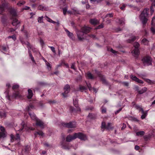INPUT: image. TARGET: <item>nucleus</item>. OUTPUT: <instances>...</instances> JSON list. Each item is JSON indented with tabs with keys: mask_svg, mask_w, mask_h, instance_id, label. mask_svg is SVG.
Instances as JSON below:
<instances>
[{
	"mask_svg": "<svg viewBox=\"0 0 155 155\" xmlns=\"http://www.w3.org/2000/svg\"><path fill=\"white\" fill-rule=\"evenodd\" d=\"M91 28L89 27L84 26L81 28V31H78L77 34L78 39L80 41H82L86 39L84 37V34H87L90 32Z\"/></svg>",
	"mask_w": 155,
	"mask_h": 155,
	"instance_id": "f257e3e1",
	"label": "nucleus"
},
{
	"mask_svg": "<svg viewBox=\"0 0 155 155\" xmlns=\"http://www.w3.org/2000/svg\"><path fill=\"white\" fill-rule=\"evenodd\" d=\"M8 11L10 14V18L12 19H13L12 25L13 26H16L19 24L20 22L16 18H14L17 16L16 10L13 8H11L8 9Z\"/></svg>",
	"mask_w": 155,
	"mask_h": 155,
	"instance_id": "f03ea898",
	"label": "nucleus"
},
{
	"mask_svg": "<svg viewBox=\"0 0 155 155\" xmlns=\"http://www.w3.org/2000/svg\"><path fill=\"white\" fill-rule=\"evenodd\" d=\"M149 8H146L144 9L140 16V19L142 21L143 25H145L147 22V17L148 15Z\"/></svg>",
	"mask_w": 155,
	"mask_h": 155,
	"instance_id": "7ed1b4c3",
	"label": "nucleus"
},
{
	"mask_svg": "<svg viewBox=\"0 0 155 155\" xmlns=\"http://www.w3.org/2000/svg\"><path fill=\"white\" fill-rule=\"evenodd\" d=\"M73 101L74 102V106L77 108L76 109H75L73 107L70 106L69 107V110L70 111L73 113L78 112L81 111V109L79 107H78V100L76 97H73Z\"/></svg>",
	"mask_w": 155,
	"mask_h": 155,
	"instance_id": "20e7f679",
	"label": "nucleus"
},
{
	"mask_svg": "<svg viewBox=\"0 0 155 155\" xmlns=\"http://www.w3.org/2000/svg\"><path fill=\"white\" fill-rule=\"evenodd\" d=\"M7 99L9 100H11L12 97L15 99H21L22 98V96L18 91H14L12 96L8 95L6 96Z\"/></svg>",
	"mask_w": 155,
	"mask_h": 155,
	"instance_id": "39448f33",
	"label": "nucleus"
},
{
	"mask_svg": "<svg viewBox=\"0 0 155 155\" xmlns=\"http://www.w3.org/2000/svg\"><path fill=\"white\" fill-rule=\"evenodd\" d=\"M34 108V106L31 104L29 105L26 108V110L29 112V114L31 117V119L35 121H36L38 118L36 117L35 114L33 112H30L29 111L31 110V109Z\"/></svg>",
	"mask_w": 155,
	"mask_h": 155,
	"instance_id": "423d86ee",
	"label": "nucleus"
},
{
	"mask_svg": "<svg viewBox=\"0 0 155 155\" xmlns=\"http://www.w3.org/2000/svg\"><path fill=\"white\" fill-rule=\"evenodd\" d=\"M140 46L139 44L137 42H135L134 43V49L132 51L133 54L136 57L138 56L139 53L138 48Z\"/></svg>",
	"mask_w": 155,
	"mask_h": 155,
	"instance_id": "0eeeda50",
	"label": "nucleus"
},
{
	"mask_svg": "<svg viewBox=\"0 0 155 155\" xmlns=\"http://www.w3.org/2000/svg\"><path fill=\"white\" fill-rule=\"evenodd\" d=\"M7 3L5 0H2L1 4H0V14H2V13L7 8Z\"/></svg>",
	"mask_w": 155,
	"mask_h": 155,
	"instance_id": "6e6552de",
	"label": "nucleus"
},
{
	"mask_svg": "<svg viewBox=\"0 0 155 155\" xmlns=\"http://www.w3.org/2000/svg\"><path fill=\"white\" fill-rule=\"evenodd\" d=\"M142 61L144 65L148 66L152 64V59L149 56H146L142 59Z\"/></svg>",
	"mask_w": 155,
	"mask_h": 155,
	"instance_id": "1a4fd4ad",
	"label": "nucleus"
},
{
	"mask_svg": "<svg viewBox=\"0 0 155 155\" xmlns=\"http://www.w3.org/2000/svg\"><path fill=\"white\" fill-rule=\"evenodd\" d=\"M62 125L64 127L68 128H74L76 127V123L75 122H70L68 123H62Z\"/></svg>",
	"mask_w": 155,
	"mask_h": 155,
	"instance_id": "9d476101",
	"label": "nucleus"
},
{
	"mask_svg": "<svg viewBox=\"0 0 155 155\" xmlns=\"http://www.w3.org/2000/svg\"><path fill=\"white\" fill-rule=\"evenodd\" d=\"M111 123H108L107 126H106L105 122H102L101 124V130L104 131L105 129H106L107 130H110L112 129L113 127H111Z\"/></svg>",
	"mask_w": 155,
	"mask_h": 155,
	"instance_id": "9b49d317",
	"label": "nucleus"
},
{
	"mask_svg": "<svg viewBox=\"0 0 155 155\" xmlns=\"http://www.w3.org/2000/svg\"><path fill=\"white\" fill-rule=\"evenodd\" d=\"M70 87L68 84L65 86L64 87V92L62 93V94L64 97L68 96V94L70 91Z\"/></svg>",
	"mask_w": 155,
	"mask_h": 155,
	"instance_id": "f8f14e48",
	"label": "nucleus"
},
{
	"mask_svg": "<svg viewBox=\"0 0 155 155\" xmlns=\"http://www.w3.org/2000/svg\"><path fill=\"white\" fill-rule=\"evenodd\" d=\"M76 138H78L82 140H85L87 139V137L86 135L81 133H77Z\"/></svg>",
	"mask_w": 155,
	"mask_h": 155,
	"instance_id": "ddd939ff",
	"label": "nucleus"
},
{
	"mask_svg": "<svg viewBox=\"0 0 155 155\" xmlns=\"http://www.w3.org/2000/svg\"><path fill=\"white\" fill-rule=\"evenodd\" d=\"M155 20V16L152 18L151 21L152 27L150 28L151 31L153 34H155V23H154Z\"/></svg>",
	"mask_w": 155,
	"mask_h": 155,
	"instance_id": "4468645a",
	"label": "nucleus"
},
{
	"mask_svg": "<svg viewBox=\"0 0 155 155\" xmlns=\"http://www.w3.org/2000/svg\"><path fill=\"white\" fill-rule=\"evenodd\" d=\"M36 125L38 126L41 129L44 128L45 127V125L44 122L38 119L36 121Z\"/></svg>",
	"mask_w": 155,
	"mask_h": 155,
	"instance_id": "2eb2a0df",
	"label": "nucleus"
},
{
	"mask_svg": "<svg viewBox=\"0 0 155 155\" xmlns=\"http://www.w3.org/2000/svg\"><path fill=\"white\" fill-rule=\"evenodd\" d=\"M77 133L74 134L73 136L70 135L68 136L66 138V141L68 142H70L72 140H73L76 138Z\"/></svg>",
	"mask_w": 155,
	"mask_h": 155,
	"instance_id": "dca6fc26",
	"label": "nucleus"
},
{
	"mask_svg": "<svg viewBox=\"0 0 155 155\" xmlns=\"http://www.w3.org/2000/svg\"><path fill=\"white\" fill-rule=\"evenodd\" d=\"M131 78L133 81H135L139 83L143 84V81L139 79L136 76H133L132 75H130Z\"/></svg>",
	"mask_w": 155,
	"mask_h": 155,
	"instance_id": "f3484780",
	"label": "nucleus"
},
{
	"mask_svg": "<svg viewBox=\"0 0 155 155\" xmlns=\"http://www.w3.org/2000/svg\"><path fill=\"white\" fill-rule=\"evenodd\" d=\"M21 125V128L17 130V131L21 132V131L23 130L24 131L25 130H27V127L25 124V123L24 122H22Z\"/></svg>",
	"mask_w": 155,
	"mask_h": 155,
	"instance_id": "a211bd4d",
	"label": "nucleus"
},
{
	"mask_svg": "<svg viewBox=\"0 0 155 155\" xmlns=\"http://www.w3.org/2000/svg\"><path fill=\"white\" fill-rule=\"evenodd\" d=\"M38 9L43 11L47 10L48 8V7H46L45 5H41L38 6Z\"/></svg>",
	"mask_w": 155,
	"mask_h": 155,
	"instance_id": "6ab92c4d",
	"label": "nucleus"
},
{
	"mask_svg": "<svg viewBox=\"0 0 155 155\" xmlns=\"http://www.w3.org/2000/svg\"><path fill=\"white\" fill-rule=\"evenodd\" d=\"M90 22L92 25H95L99 23V21L96 19H91L90 20Z\"/></svg>",
	"mask_w": 155,
	"mask_h": 155,
	"instance_id": "aec40b11",
	"label": "nucleus"
},
{
	"mask_svg": "<svg viewBox=\"0 0 155 155\" xmlns=\"http://www.w3.org/2000/svg\"><path fill=\"white\" fill-rule=\"evenodd\" d=\"M140 108L141 110V112L143 114L141 116V118L142 119H144L146 117L147 114V112H144L143 109L142 108Z\"/></svg>",
	"mask_w": 155,
	"mask_h": 155,
	"instance_id": "412c9836",
	"label": "nucleus"
},
{
	"mask_svg": "<svg viewBox=\"0 0 155 155\" xmlns=\"http://www.w3.org/2000/svg\"><path fill=\"white\" fill-rule=\"evenodd\" d=\"M28 95L27 97L28 99H31L33 96L32 91L31 89H28Z\"/></svg>",
	"mask_w": 155,
	"mask_h": 155,
	"instance_id": "4be33fe9",
	"label": "nucleus"
},
{
	"mask_svg": "<svg viewBox=\"0 0 155 155\" xmlns=\"http://www.w3.org/2000/svg\"><path fill=\"white\" fill-rule=\"evenodd\" d=\"M34 134L35 137L37 136V135H38L41 137H43L44 135V133L41 131L40 130L35 132Z\"/></svg>",
	"mask_w": 155,
	"mask_h": 155,
	"instance_id": "5701e85b",
	"label": "nucleus"
},
{
	"mask_svg": "<svg viewBox=\"0 0 155 155\" xmlns=\"http://www.w3.org/2000/svg\"><path fill=\"white\" fill-rule=\"evenodd\" d=\"M86 84H87V86L88 88H89V90L90 91H92V89H93L94 92H95V93H96L97 92V90L96 89L94 88H92L91 87L90 84L86 83Z\"/></svg>",
	"mask_w": 155,
	"mask_h": 155,
	"instance_id": "b1692460",
	"label": "nucleus"
},
{
	"mask_svg": "<svg viewBox=\"0 0 155 155\" xmlns=\"http://www.w3.org/2000/svg\"><path fill=\"white\" fill-rule=\"evenodd\" d=\"M86 77L89 79H93L94 78V77L92 76V74L89 72H88L86 74Z\"/></svg>",
	"mask_w": 155,
	"mask_h": 155,
	"instance_id": "393cba45",
	"label": "nucleus"
},
{
	"mask_svg": "<svg viewBox=\"0 0 155 155\" xmlns=\"http://www.w3.org/2000/svg\"><path fill=\"white\" fill-rule=\"evenodd\" d=\"M72 14H79V12L78 10V9L75 8H74L72 9Z\"/></svg>",
	"mask_w": 155,
	"mask_h": 155,
	"instance_id": "a878e982",
	"label": "nucleus"
},
{
	"mask_svg": "<svg viewBox=\"0 0 155 155\" xmlns=\"http://www.w3.org/2000/svg\"><path fill=\"white\" fill-rule=\"evenodd\" d=\"M65 31L67 33L69 37L70 38H72V37L73 36V34L72 33L70 32L67 29H65Z\"/></svg>",
	"mask_w": 155,
	"mask_h": 155,
	"instance_id": "bb28decb",
	"label": "nucleus"
},
{
	"mask_svg": "<svg viewBox=\"0 0 155 155\" xmlns=\"http://www.w3.org/2000/svg\"><path fill=\"white\" fill-rule=\"evenodd\" d=\"M144 132L143 131H141L136 133V135L137 136H143L144 134Z\"/></svg>",
	"mask_w": 155,
	"mask_h": 155,
	"instance_id": "cd10ccee",
	"label": "nucleus"
},
{
	"mask_svg": "<svg viewBox=\"0 0 155 155\" xmlns=\"http://www.w3.org/2000/svg\"><path fill=\"white\" fill-rule=\"evenodd\" d=\"M149 41L146 38L143 39L142 41V43L145 45H148Z\"/></svg>",
	"mask_w": 155,
	"mask_h": 155,
	"instance_id": "c85d7f7f",
	"label": "nucleus"
},
{
	"mask_svg": "<svg viewBox=\"0 0 155 155\" xmlns=\"http://www.w3.org/2000/svg\"><path fill=\"white\" fill-rule=\"evenodd\" d=\"M6 136L5 132H0V139L1 138H3L6 137Z\"/></svg>",
	"mask_w": 155,
	"mask_h": 155,
	"instance_id": "c756f323",
	"label": "nucleus"
},
{
	"mask_svg": "<svg viewBox=\"0 0 155 155\" xmlns=\"http://www.w3.org/2000/svg\"><path fill=\"white\" fill-rule=\"evenodd\" d=\"M147 88L145 87H144L141 90L138 91V92L140 94H142L144 93L147 91Z\"/></svg>",
	"mask_w": 155,
	"mask_h": 155,
	"instance_id": "7c9ffc66",
	"label": "nucleus"
},
{
	"mask_svg": "<svg viewBox=\"0 0 155 155\" xmlns=\"http://www.w3.org/2000/svg\"><path fill=\"white\" fill-rule=\"evenodd\" d=\"M25 3V1H21L19 2L17 4V5L19 6H21L23 5Z\"/></svg>",
	"mask_w": 155,
	"mask_h": 155,
	"instance_id": "2f4dec72",
	"label": "nucleus"
},
{
	"mask_svg": "<svg viewBox=\"0 0 155 155\" xmlns=\"http://www.w3.org/2000/svg\"><path fill=\"white\" fill-rule=\"evenodd\" d=\"M137 38V37H136L135 36H133L131 39H129L127 40V42L129 43H131L133 41H134L135 40H136Z\"/></svg>",
	"mask_w": 155,
	"mask_h": 155,
	"instance_id": "473e14b6",
	"label": "nucleus"
},
{
	"mask_svg": "<svg viewBox=\"0 0 155 155\" xmlns=\"http://www.w3.org/2000/svg\"><path fill=\"white\" fill-rule=\"evenodd\" d=\"M118 21V23L120 24H124V18L117 19Z\"/></svg>",
	"mask_w": 155,
	"mask_h": 155,
	"instance_id": "72a5a7b5",
	"label": "nucleus"
},
{
	"mask_svg": "<svg viewBox=\"0 0 155 155\" xmlns=\"http://www.w3.org/2000/svg\"><path fill=\"white\" fill-rule=\"evenodd\" d=\"M0 116L1 118H4L6 116V114L5 112L2 113L1 112H0Z\"/></svg>",
	"mask_w": 155,
	"mask_h": 155,
	"instance_id": "f704fd0d",
	"label": "nucleus"
},
{
	"mask_svg": "<svg viewBox=\"0 0 155 155\" xmlns=\"http://www.w3.org/2000/svg\"><path fill=\"white\" fill-rule=\"evenodd\" d=\"M79 89L80 91L82 92L86 90V88L84 86L80 85L79 86Z\"/></svg>",
	"mask_w": 155,
	"mask_h": 155,
	"instance_id": "c9c22d12",
	"label": "nucleus"
},
{
	"mask_svg": "<svg viewBox=\"0 0 155 155\" xmlns=\"http://www.w3.org/2000/svg\"><path fill=\"white\" fill-rule=\"evenodd\" d=\"M43 16H42L40 17H39L38 19V22L39 23H41L43 22Z\"/></svg>",
	"mask_w": 155,
	"mask_h": 155,
	"instance_id": "e433bc0d",
	"label": "nucleus"
},
{
	"mask_svg": "<svg viewBox=\"0 0 155 155\" xmlns=\"http://www.w3.org/2000/svg\"><path fill=\"white\" fill-rule=\"evenodd\" d=\"M67 6L66 5L65 7L63 8V13L64 15H66V12L67 11Z\"/></svg>",
	"mask_w": 155,
	"mask_h": 155,
	"instance_id": "4c0bfd02",
	"label": "nucleus"
},
{
	"mask_svg": "<svg viewBox=\"0 0 155 155\" xmlns=\"http://www.w3.org/2000/svg\"><path fill=\"white\" fill-rule=\"evenodd\" d=\"M8 38L10 39L12 38L13 40H14V41H15L16 39V36L15 35H13L12 36H10L8 37Z\"/></svg>",
	"mask_w": 155,
	"mask_h": 155,
	"instance_id": "58836bf2",
	"label": "nucleus"
},
{
	"mask_svg": "<svg viewBox=\"0 0 155 155\" xmlns=\"http://www.w3.org/2000/svg\"><path fill=\"white\" fill-rule=\"evenodd\" d=\"M28 53L29 54V56L31 58V60L33 62L35 63V61L34 60V58L33 57L31 53L29 51H28Z\"/></svg>",
	"mask_w": 155,
	"mask_h": 155,
	"instance_id": "ea45409f",
	"label": "nucleus"
},
{
	"mask_svg": "<svg viewBox=\"0 0 155 155\" xmlns=\"http://www.w3.org/2000/svg\"><path fill=\"white\" fill-rule=\"evenodd\" d=\"M46 64L47 66L48 69L50 70L51 69V66L50 63H49L47 61H46Z\"/></svg>",
	"mask_w": 155,
	"mask_h": 155,
	"instance_id": "a19ab883",
	"label": "nucleus"
},
{
	"mask_svg": "<svg viewBox=\"0 0 155 155\" xmlns=\"http://www.w3.org/2000/svg\"><path fill=\"white\" fill-rule=\"evenodd\" d=\"M46 18H48L47 21L50 23H51L53 24H55L56 23V22L53 21L50 18H49L47 17V16H45Z\"/></svg>",
	"mask_w": 155,
	"mask_h": 155,
	"instance_id": "79ce46f5",
	"label": "nucleus"
},
{
	"mask_svg": "<svg viewBox=\"0 0 155 155\" xmlns=\"http://www.w3.org/2000/svg\"><path fill=\"white\" fill-rule=\"evenodd\" d=\"M15 139L18 141L20 140V136L18 133L16 134V137L15 138Z\"/></svg>",
	"mask_w": 155,
	"mask_h": 155,
	"instance_id": "37998d69",
	"label": "nucleus"
},
{
	"mask_svg": "<svg viewBox=\"0 0 155 155\" xmlns=\"http://www.w3.org/2000/svg\"><path fill=\"white\" fill-rule=\"evenodd\" d=\"M19 86L18 84H15L12 87V88L13 90L16 89L18 88Z\"/></svg>",
	"mask_w": 155,
	"mask_h": 155,
	"instance_id": "c03bdc74",
	"label": "nucleus"
},
{
	"mask_svg": "<svg viewBox=\"0 0 155 155\" xmlns=\"http://www.w3.org/2000/svg\"><path fill=\"white\" fill-rule=\"evenodd\" d=\"M30 147L29 146H26L25 147V150L26 152L30 150Z\"/></svg>",
	"mask_w": 155,
	"mask_h": 155,
	"instance_id": "a18cd8bd",
	"label": "nucleus"
},
{
	"mask_svg": "<svg viewBox=\"0 0 155 155\" xmlns=\"http://www.w3.org/2000/svg\"><path fill=\"white\" fill-rule=\"evenodd\" d=\"M110 17V18H111V17H113V15L112 13L110 14H110H107L105 16V18H107V17Z\"/></svg>",
	"mask_w": 155,
	"mask_h": 155,
	"instance_id": "49530a36",
	"label": "nucleus"
},
{
	"mask_svg": "<svg viewBox=\"0 0 155 155\" xmlns=\"http://www.w3.org/2000/svg\"><path fill=\"white\" fill-rule=\"evenodd\" d=\"M49 47L51 48L52 51L54 53H55V50L53 46H49Z\"/></svg>",
	"mask_w": 155,
	"mask_h": 155,
	"instance_id": "de8ad7c7",
	"label": "nucleus"
},
{
	"mask_svg": "<svg viewBox=\"0 0 155 155\" xmlns=\"http://www.w3.org/2000/svg\"><path fill=\"white\" fill-rule=\"evenodd\" d=\"M18 28V27L16 26L15 27L14 29L13 28H11L10 29V32H12L14 31Z\"/></svg>",
	"mask_w": 155,
	"mask_h": 155,
	"instance_id": "09e8293b",
	"label": "nucleus"
},
{
	"mask_svg": "<svg viewBox=\"0 0 155 155\" xmlns=\"http://www.w3.org/2000/svg\"><path fill=\"white\" fill-rule=\"evenodd\" d=\"M30 8L28 6H25L22 8L23 10H27L30 9Z\"/></svg>",
	"mask_w": 155,
	"mask_h": 155,
	"instance_id": "8fccbe9b",
	"label": "nucleus"
},
{
	"mask_svg": "<svg viewBox=\"0 0 155 155\" xmlns=\"http://www.w3.org/2000/svg\"><path fill=\"white\" fill-rule=\"evenodd\" d=\"M0 130L1 131V132H5V128L2 126H1Z\"/></svg>",
	"mask_w": 155,
	"mask_h": 155,
	"instance_id": "3c124183",
	"label": "nucleus"
},
{
	"mask_svg": "<svg viewBox=\"0 0 155 155\" xmlns=\"http://www.w3.org/2000/svg\"><path fill=\"white\" fill-rule=\"evenodd\" d=\"M103 0H90L91 1H92L93 2H97V3L100 2L102 1H103Z\"/></svg>",
	"mask_w": 155,
	"mask_h": 155,
	"instance_id": "603ef678",
	"label": "nucleus"
},
{
	"mask_svg": "<svg viewBox=\"0 0 155 155\" xmlns=\"http://www.w3.org/2000/svg\"><path fill=\"white\" fill-rule=\"evenodd\" d=\"M71 68L74 70H75L74 63H73L72 64L71 66Z\"/></svg>",
	"mask_w": 155,
	"mask_h": 155,
	"instance_id": "864d4df0",
	"label": "nucleus"
},
{
	"mask_svg": "<svg viewBox=\"0 0 155 155\" xmlns=\"http://www.w3.org/2000/svg\"><path fill=\"white\" fill-rule=\"evenodd\" d=\"M151 15H152L154 12V10L152 6H151L150 8Z\"/></svg>",
	"mask_w": 155,
	"mask_h": 155,
	"instance_id": "5fc2aeb1",
	"label": "nucleus"
},
{
	"mask_svg": "<svg viewBox=\"0 0 155 155\" xmlns=\"http://www.w3.org/2000/svg\"><path fill=\"white\" fill-rule=\"evenodd\" d=\"M103 25L102 24H101L97 27V29H100L101 28H103Z\"/></svg>",
	"mask_w": 155,
	"mask_h": 155,
	"instance_id": "6e6d98bb",
	"label": "nucleus"
},
{
	"mask_svg": "<svg viewBox=\"0 0 155 155\" xmlns=\"http://www.w3.org/2000/svg\"><path fill=\"white\" fill-rule=\"evenodd\" d=\"M101 81H102V83H104V84H106L107 83L106 81L104 78H101Z\"/></svg>",
	"mask_w": 155,
	"mask_h": 155,
	"instance_id": "4d7b16f0",
	"label": "nucleus"
},
{
	"mask_svg": "<svg viewBox=\"0 0 155 155\" xmlns=\"http://www.w3.org/2000/svg\"><path fill=\"white\" fill-rule=\"evenodd\" d=\"M122 108H120L118 110L116 111L115 112V114H117L121 110H122Z\"/></svg>",
	"mask_w": 155,
	"mask_h": 155,
	"instance_id": "13d9d810",
	"label": "nucleus"
},
{
	"mask_svg": "<svg viewBox=\"0 0 155 155\" xmlns=\"http://www.w3.org/2000/svg\"><path fill=\"white\" fill-rule=\"evenodd\" d=\"M106 111V109L105 108H103L101 110V112L103 113H105Z\"/></svg>",
	"mask_w": 155,
	"mask_h": 155,
	"instance_id": "bf43d9fd",
	"label": "nucleus"
},
{
	"mask_svg": "<svg viewBox=\"0 0 155 155\" xmlns=\"http://www.w3.org/2000/svg\"><path fill=\"white\" fill-rule=\"evenodd\" d=\"M87 36H89V37L91 38H95V36L94 35H88Z\"/></svg>",
	"mask_w": 155,
	"mask_h": 155,
	"instance_id": "052dcab7",
	"label": "nucleus"
},
{
	"mask_svg": "<svg viewBox=\"0 0 155 155\" xmlns=\"http://www.w3.org/2000/svg\"><path fill=\"white\" fill-rule=\"evenodd\" d=\"M126 5H125V4H123L122 6V7H120V9H121V10H124V8H125V6H126Z\"/></svg>",
	"mask_w": 155,
	"mask_h": 155,
	"instance_id": "680f3d73",
	"label": "nucleus"
},
{
	"mask_svg": "<svg viewBox=\"0 0 155 155\" xmlns=\"http://www.w3.org/2000/svg\"><path fill=\"white\" fill-rule=\"evenodd\" d=\"M126 127V125L124 124H123V127H121V130H123Z\"/></svg>",
	"mask_w": 155,
	"mask_h": 155,
	"instance_id": "e2e57ef3",
	"label": "nucleus"
},
{
	"mask_svg": "<svg viewBox=\"0 0 155 155\" xmlns=\"http://www.w3.org/2000/svg\"><path fill=\"white\" fill-rule=\"evenodd\" d=\"M123 84L126 86H128V83L127 82H123Z\"/></svg>",
	"mask_w": 155,
	"mask_h": 155,
	"instance_id": "0e129e2a",
	"label": "nucleus"
},
{
	"mask_svg": "<svg viewBox=\"0 0 155 155\" xmlns=\"http://www.w3.org/2000/svg\"><path fill=\"white\" fill-rule=\"evenodd\" d=\"M88 117L91 118H93V115L91 114H89L88 115Z\"/></svg>",
	"mask_w": 155,
	"mask_h": 155,
	"instance_id": "69168bd1",
	"label": "nucleus"
},
{
	"mask_svg": "<svg viewBox=\"0 0 155 155\" xmlns=\"http://www.w3.org/2000/svg\"><path fill=\"white\" fill-rule=\"evenodd\" d=\"M139 149V147L138 146L136 145L135 147V149L136 150H138Z\"/></svg>",
	"mask_w": 155,
	"mask_h": 155,
	"instance_id": "338daca9",
	"label": "nucleus"
},
{
	"mask_svg": "<svg viewBox=\"0 0 155 155\" xmlns=\"http://www.w3.org/2000/svg\"><path fill=\"white\" fill-rule=\"evenodd\" d=\"M40 42L42 45H44V41H43V40H42V39H41L40 40Z\"/></svg>",
	"mask_w": 155,
	"mask_h": 155,
	"instance_id": "774afa93",
	"label": "nucleus"
}]
</instances>
